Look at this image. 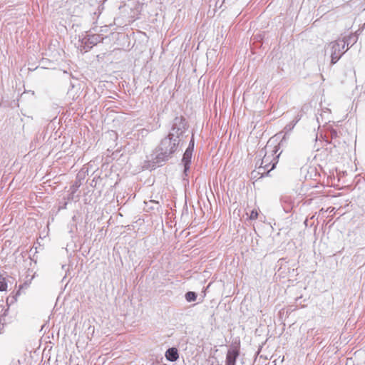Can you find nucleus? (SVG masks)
Wrapping results in <instances>:
<instances>
[{
	"mask_svg": "<svg viewBox=\"0 0 365 365\" xmlns=\"http://www.w3.org/2000/svg\"><path fill=\"white\" fill-rule=\"evenodd\" d=\"M282 203H284V202L285 203V205H282L284 210L286 212H290V210L292 209V206H291V204H290V200L288 199L287 197H282Z\"/></svg>",
	"mask_w": 365,
	"mask_h": 365,
	"instance_id": "obj_10",
	"label": "nucleus"
},
{
	"mask_svg": "<svg viewBox=\"0 0 365 365\" xmlns=\"http://www.w3.org/2000/svg\"><path fill=\"white\" fill-rule=\"evenodd\" d=\"M269 143L270 141L267 143L264 148V155L262 159L260 166L258 168V171L257 172V174H261V178L263 177L264 174H268L275 168L278 162L277 158L279 156V154L275 157L274 156L279 149V145L272 147Z\"/></svg>",
	"mask_w": 365,
	"mask_h": 365,
	"instance_id": "obj_2",
	"label": "nucleus"
},
{
	"mask_svg": "<svg viewBox=\"0 0 365 365\" xmlns=\"http://www.w3.org/2000/svg\"><path fill=\"white\" fill-rule=\"evenodd\" d=\"M210 190H212V187H211V184H209Z\"/></svg>",
	"mask_w": 365,
	"mask_h": 365,
	"instance_id": "obj_26",
	"label": "nucleus"
},
{
	"mask_svg": "<svg viewBox=\"0 0 365 365\" xmlns=\"http://www.w3.org/2000/svg\"><path fill=\"white\" fill-rule=\"evenodd\" d=\"M187 129V125L185 118L183 116H177L172 122L168 136L182 140V136Z\"/></svg>",
	"mask_w": 365,
	"mask_h": 365,
	"instance_id": "obj_3",
	"label": "nucleus"
},
{
	"mask_svg": "<svg viewBox=\"0 0 365 365\" xmlns=\"http://www.w3.org/2000/svg\"><path fill=\"white\" fill-rule=\"evenodd\" d=\"M331 135H332V137L336 136V131H335V130L332 131L331 132Z\"/></svg>",
	"mask_w": 365,
	"mask_h": 365,
	"instance_id": "obj_20",
	"label": "nucleus"
},
{
	"mask_svg": "<svg viewBox=\"0 0 365 365\" xmlns=\"http://www.w3.org/2000/svg\"><path fill=\"white\" fill-rule=\"evenodd\" d=\"M181 141V139L165 136L153 150L150 158L144 162L143 168L153 170L158 164L168 161L177 151Z\"/></svg>",
	"mask_w": 365,
	"mask_h": 365,
	"instance_id": "obj_1",
	"label": "nucleus"
},
{
	"mask_svg": "<svg viewBox=\"0 0 365 365\" xmlns=\"http://www.w3.org/2000/svg\"><path fill=\"white\" fill-rule=\"evenodd\" d=\"M339 184H335L334 185V187H339Z\"/></svg>",
	"mask_w": 365,
	"mask_h": 365,
	"instance_id": "obj_24",
	"label": "nucleus"
},
{
	"mask_svg": "<svg viewBox=\"0 0 365 365\" xmlns=\"http://www.w3.org/2000/svg\"><path fill=\"white\" fill-rule=\"evenodd\" d=\"M192 153L185 150L182 158L181 160V163L183 165V174H182V180L189 182L188 173H190V166L192 161Z\"/></svg>",
	"mask_w": 365,
	"mask_h": 365,
	"instance_id": "obj_5",
	"label": "nucleus"
},
{
	"mask_svg": "<svg viewBox=\"0 0 365 365\" xmlns=\"http://www.w3.org/2000/svg\"><path fill=\"white\" fill-rule=\"evenodd\" d=\"M165 357L170 361H175L179 358L178 349L175 347L169 348L165 352Z\"/></svg>",
	"mask_w": 365,
	"mask_h": 365,
	"instance_id": "obj_8",
	"label": "nucleus"
},
{
	"mask_svg": "<svg viewBox=\"0 0 365 365\" xmlns=\"http://www.w3.org/2000/svg\"><path fill=\"white\" fill-rule=\"evenodd\" d=\"M99 35H91L86 36L82 38L81 43L84 44L86 47L91 48L93 46L96 45L100 41Z\"/></svg>",
	"mask_w": 365,
	"mask_h": 365,
	"instance_id": "obj_7",
	"label": "nucleus"
},
{
	"mask_svg": "<svg viewBox=\"0 0 365 365\" xmlns=\"http://www.w3.org/2000/svg\"><path fill=\"white\" fill-rule=\"evenodd\" d=\"M81 184H73L72 187H71V192H75L78 188L79 187Z\"/></svg>",
	"mask_w": 365,
	"mask_h": 365,
	"instance_id": "obj_18",
	"label": "nucleus"
},
{
	"mask_svg": "<svg viewBox=\"0 0 365 365\" xmlns=\"http://www.w3.org/2000/svg\"><path fill=\"white\" fill-rule=\"evenodd\" d=\"M7 289V282L3 274H0V292L6 291Z\"/></svg>",
	"mask_w": 365,
	"mask_h": 365,
	"instance_id": "obj_12",
	"label": "nucleus"
},
{
	"mask_svg": "<svg viewBox=\"0 0 365 365\" xmlns=\"http://www.w3.org/2000/svg\"><path fill=\"white\" fill-rule=\"evenodd\" d=\"M240 354L238 346H232L227 353L225 365H235L236 360Z\"/></svg>",
	"mask_w": 365,
	"mask_h": 365,
	"instance_id": "obj_6",
	"label": "nucleus"
},
{
	"mask_svg": "<svg viewBox=\"0 0 365 365\" xmlns=\"http://www.w3.org/2000/svg\"><path fill=\"white\" fill-rule=\"evenodd\" d=\"M343 49H344V48H342L341 47V48H339V53H341V55L344 53V52H342V50H343Z\"/></svg>",
	"mask_w": 365,
	"mask_h": 365,
	"instance_id": "obj_22",
	"label": "nucleus"
},
{
	"mask_svg": "<svg viewBox=\"0 0 365 365\" xmlns=\"http://www.w3.org/2000/svg\"><path fill=\"white\" fill-rule=\"evenodd\" d=\"M88 170H84V168L81 169V170L77 174L76 178L81 182V180L84 179L86 173Z\"/></svg>",
	"mask_w": 365,
	"mask_h": 365,
	"instance_id": "obj_14",
	"label": "nucleus"
},
{
	"mask_svg": "<svg viewBox=\"0 0 365 365\" xmlns=\"http://www.w3.org/2000/svg\"><path fill=\"white\" fill-rule=\"evenodd\" d=\"M302 115L299 113L294 118V119L289 124H287L284 127V130L287 133L292 130L295 125L299 122V120L301 119Z\"/></svg>",
	"mask_w": 365,
	"mask_h": 365,
	"instance_id": "obj_9",
	"label": "nucleus"
},
{
	"mask_svg": "<svg viewBox=\"0 0 365 365\" xmlns=\"http://www.w3.org/2000/svg\"><path fill=\"white\" fill-rule=\"evenodd\" d=\"M150 202H151L152 204H154V205H152L150 208L152 209V210H155V209H157L158 210L160 205H159V202L158 201H156V200H150Z\"/></svg>",
	"mask_w": 365,
	"mask_h": 365,
	"instance_id": "obj_17",
	"label": "nucleus"
},
{
	"mask_svg": "<svg viewBox=\"0 0 365 365\" xmlns=\"http://www.w3.org/2000/svg\"><path fill=\"white\" fill-rule=\"evenodd\" d=\"M95 178H96V177H94L93 179L92 180L93 182L95 181Z\"/></svg>",
	"mask_w": 365,
	"mask_h": 365,
	"instance_id": "obj_27",
	"label": "nucleus"
},
{
	"mask_svg": "<svg viewBox=\"0 0 365 365\" xmlns=\"http://www.w3.org/2000/svg\"><path fill=\"white\" fill-rule=\"evenodd\" d=\"M343 49H344V48H342L341 47V48H339V53H341V55L344 53V52H342V50H343Z\"/></svg>",
	"mask_w": 365,
	"mask_h": 365,
	"instance_id": "obj_21",
	"label": "nucleus"
},
{
	"mask_svg": "<svg viewBox=\"0 0 365 365\" xmlns=\"http://www.w3.org/2000/svg\"><path fill=\"white\" fill-rule=\"evenodd\" d=\"M362 179H363V181L365 182V180L362 177H360V178L356 177V181L354 182H357V183L361 182Z\"/></svg>",
	"mask_w": 365,
	"mask_h": 365,
	"instance_id": "obj_19",
	"label": "nucleus"
},
{
	"mask_svg": "<svg viewBox=\"0 0 365 365\" xmlns=\"http://www.w3.org/2000/svg\"><path fill=\"white\" fill-rule=\"evenodd\" d=\"M324 115H329V110L327 109V111H324V114L321 113L319 115L318 114H317V120L318 123H320V118L322 119V120H323Z\"/></svg>",
	"mask_w": 365,
	"mask_h": 365,
	"instance_id": "obj_15",
	"label": "nucleus"
},
{
	"mask_svg": "<svg viewBox=\"0 0 365 365\" xmlns=\"http://www.w3.org/2000/svg\"><path fill=\"white\" fill-rule=\"evenodd\" d=\"M346 42L344 41H333L330 43L331 46V63L335 64L341 57V53H339V48H344Z\"/></svg>",
	"mask_w": 365,
	"mask_h": 365,
	"instance_id": "obj_4",
	"label": "nucleus"
},
{
	"mask_svg": "<svg viewBox=\"0 0 365 365\" xmlns=\"http://www.w3.org/2000/svg\"><path fill=\"white\" fill-rule=\"evenodd\" d=\"M197 297V294L195 292L190 291L185 294V299L189 302L195 301Z\"/></svg>",
	"mask_w": 365,
	"mask_h": 365,
	"instance_id": "obj_11",
	"label": "nucleus"
},
{
	"mask_svg": "<svg viewBox=\"0 0 365 365\" xmlns=\"http://www.w3.org/2000/svg\"><path fill=\"white\" fill-rule=\"evenodd\" d=\"M255 171L252 173V175L255 178L256 177V175H255Z\"/></svg>",
	"mask_w": 365,
	"mask_h": 365,
	"instance_id": "obj_25",
	"label": "nucleus"
},
{
	"mask_svg": "<svg viewBox=\"0 0 365 365\" xmlns=\"http://www.w3.org/2000/svg\"><path fill=\"white\" fill-rule=\"evenodd\" d=\"M194 147H195V140H194V137L192 135L191 138V140H190L188 147L187 148V149L185 150L193 153Z\"/></svg>",
	"mask_w": 365,
	"mask_h": 365,
	"instance_id": "obj_13",
	"label": "nucleus"
},
{
	"mask_svg": "<svg viewBox=\"0 0 365 365\" xmlns=\"http://www.w3.org/2000/svg\"><path fill=\"white\" fill-rule=\"evenodd\" d=\"M258 217V212L257 210H253L251 213H250V219L251 220H256Z\"/></svg>",
	"mask_w": 365,
	"mask_h": 365,
	"instance_id": "obj_16",
	"label": "nucleus"
},
{
	"mask_svg": "<svg viewBox=\"0 0 365 365\" xmlns=\"http://www.w3.org/2000/svg\"><path fill=\"white\" fill-rule=\"evenodd\" d=\"M212 185H213V188L215 190H216V187H217V184L213 183Z\"/></svg>",
	"mask_w": 365,
	"mask_h": 365,
	"instance_id": "obj_23",
	"label": "nucleus"
}]
</instances>
